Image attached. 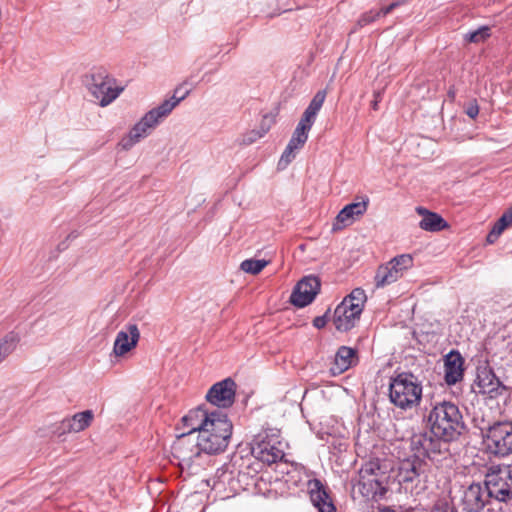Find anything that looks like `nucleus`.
<instances>
[{
    "instance_id": "obj_1",
    "label": "nucleus",
    "mask_w": 512,
    "mask_h": 512,
    "mask_svg": "<svg viewBox=\"0 0 512 512\" xmlns=\"http://www.w3.org/2000/svg\"><path fill=\"white\" fill-rule=\"evenodd\" d=\"M182 425L190 432H197L199 446L209 455L224 452L230 442L233 424L221 410H207L203 407L190 410L182 418Z\"/></svg>"
},
{
    "instance_id": "obj_2",
    "label": "nucleus",
    "mask_w": 512,
    "mask_h": 512,
    "mask_svg": "<svg viewBox=\"0 0 512 512\" xmlns=\"http://www.w3.org/2000/svg\"><path fill=\"white\" fill-rule=\"evenodd\" d=\"M424 420L434 437L443 441L455 439L463 427L460 410L456 404L450 401L433 404L424 415Z\"/></svg>"
},
{
    "instance_id": "obj_3",
    "label": "nucleus",
    "mask_w": 512,
    "mask_h": 512,
    "mask_svg": "<svg viewBox=\"0 0 512 512\" xmlns=\"http://www.w3.org/2000/svg\"><path fill=\"white\" fill-rule=\"evenodd\" d=\"M188 92L181 97L176 95L163 101L157 107L149 110L144 116L134 124L128 134L122 138L119 145L123 150H130L135 144L140 142L152 133V131L173 111V109L186 97Z\"/></svg>"
},
{
    "instance_id": "obj_4",
    "label": "nucleus",
    "mask_w": 512,
    "mask_h": 512,
    "mask_svg": "<svg viewBox=\"0 0 512 512\" xmlns=\"http://www.w3.org/2000/svg\"><path fill=\"white\" fill-rule=\"evenodd\" d=\"M389 398L402 410L413 409L422 399V384L412 373H400L390 381Z\"/></svg>"
},
{
    "instance_id": "obj_5",
    "label": "nucleus",
    "mask_w": 512,
    "mask_h": 512,
    "mask_svg": "<svg viewBox=\"0 0 512 512\" xmlns=\"http://www.w3.org/2000/svg\"><path fill=\"white\" fill-rule=\"evenodd\" d=\"M365 291L356 288L335 308L333 324L338 331L352 329L360 318L366 302Z\"/></svg>"
},
{
    "instance_id": "obj_6",
    "label": "nucleus",
    "mask_w": 512,
    "mask_h": 512,
    "mask_svg": "<svg viewBox=\"0 0 512 512\" xmlns=\"http://www.w3.org/2000/svg\"><path fill=\"white\" fill-rule=\"evenodd\" d=\"M485 483L492 498L501 502L512 499V466H492L485 476Z\"/></svg>"
},
{
    "instance_id": "obj_7",
    "label": "nucleus",
    "mask_w": 512,
    "mask_h": 512,
    "mask_svg": "<svg viewBox=\"0 0 512 512\" xmlns=\"http://www.w3.org/2000/svg\"><path fill=\"white\" fill-rule=\"evenodd\" d=\"M176 430L179 433L172 445V453L181 464L189 466L195 458L200 456L203 450L199 446L197 436H194L195 433L190 432L182 423L177 426Z\"/></svg>"
},
{
    "instance_id": "obj_8",
    "label": "nucleus",
    "mask_w": 512,
    "mask_h": 512,
    "mask_svg": "<svg viewBox=\"0 0 512 512\" xmlns=\"http://www.w3.org/2000/svg\"><path fill=\"white\" fill-rule=\"evenodd\" d=\"M413 266V258L410 254H401L392 258L387 263L380 265L376 271L374 280L376 287H385L404 276Z\"/></svg>"
},
{
    "instance_id": "obj_9",
    "label": "nucleus",
    "mask_w": 512,
    "mask_h": 512,
    "mask_svg": "<svg viewBox=\"0 0 512 512\" xmlns=\"http://www.w3.org/2000/svg\"><path fill=\"white\" fill-rule=\"evenodd\" d=\"M485 445L494 455L506 456L512 453V423L498 422L489 427Z\"/></svg>"
},
{
    "instance_id": "obj_10",
    "label": "nucleus",
    "mask_w": 512,
    "mask_h": 512,
    "mask_svg": "<svg viewBox=\"0 0 512 512\" xmlns=\"http://www.w3.org/2000/svg\"><path fill=\"white\" fill-rule=\"evenodd\" d=\"M252 454L255 458L271 465L285 456L283 444L278 437L268 435H258L252 446Z\"/></svg>"
},
{
    "instance_id": "obj_11",
    "label": "nucleus",
    "mask_w": 512,
    "mask_h": 512,
    "mask_svg": "<svg viewBox=\"0 0 512 512\" xmlns=\"http://www.w3.org/2000/svg\"><path fill=\"white\" fill-rule=\"evenodd\" d=\"M491 499L485 482L484 485L472 483L463 490L460 504L464 512H482L490 504Z\"/></svg>"
},
{
    "instance_id": "obj_12",
    "label": "nucleus",
    "mask_w": 512,
    "mask_h": 512,
    "mask_svg": "<svg viewBox=\"0 0 512 512\" xmlns=\"http://www.w3.org/2000/svg\"><path fill=\"white\" fill-rule=\"evenodd\" d=\"M89 90L100 106L105 107L113 102L122 89L115 85L114 79L107 75H94Z\"/></svg>"
},
{
    "instance_id": "obj_13",
    "label": "nucleus",
    "mask_w": 512,
    "mask_h": 512,
    "mask_svg": "<svg viewBox=\"0 0 512 512\" xmlns=\"http://www.w3.org/2000/svg\"><path fill=\"white\" fill-rule=\"evenodd\" d=\"M236 384L231 378L215 383L207 392V401L218 408H228L235 400Z\"/></svg>"
},
{
    "instance_id": "obj_14",
    "label": "nucleus",
    "mask_w": 512,
    "mask_h": 512,
    "mask_svg": "<svg viewBox=\"0 0 512 512\" xmlns=\"http://www.w3.org/2000/svg\"><path fill=\"white\" fill-rule=\"evenodd\" d=\"M319 290V279L316 276H306L294 288L290 301L294 306L305 307L314 300Z\"/></svg>"
},
{
    "instance_id": "obj_15",
    "label": "nucleus",
    "mask_w": 512,
    "mask_h": 512,
    "mask_svg": "<svg viewBox=\"0 0 512 512\" xmlns=\"http://www.w3.org/2000/svg\"><path fill=\"white\" fill-rule=\"evenodd\" d=\"M369 205L368 197L363 198L360 202H353L344 206L334 219L332 224L333 231H340L363 216Z\"/></svg>"
},
{
    "instance_id": "obj_16",
    "label": "nucleus",
    "mask_w": 512,
    "mask_h": 512,
    "mask_svg": "<svg viewBox=\"0 0 512 512\" xmlns=\"http://www.w3.org/2000/svg\"><path fill=\"white\" fill-rule=\"evenodd\" d=\"M140 339V331L136 324H128L121 329L115 338L113 353L117 357H122L133 350Z\"/></svg>"
},
{
    "instance_id": "obj_17",
    "label": "nucleus",
    "mask_w": 512,
    "mask_h": 512,
    "mask_svg": "<svg viewBox=\"0 0 512 512\" xmlns=\"http://www.w3.org/2000/svg\"><path fill=\"white\" fill-rule=\"evenodd\" d=\"M464 360L458 351L449 352L444 359V379L448 385H454L463 378Z\"/></svg>"
},
{
    "instance_id": "obj_18",
    "label": "nucleus",
    "mask_w": 512,
    "mask_h": 512,
    "mask_svg": "<svg viewBox=\"0 0 512 512\" xmlns=\"http://www.w3.org/2000/svg\"><path fill=\"white\" fill-rule=\"evenodd\" d=\"M93 417V412L91 410H86L76 413L70 418H65L59 424L58 434L62 435L65 433L81 432L90 426Z\"/></svg>"
},
{
    "instance_id": "obj_19",
    "label": "nucleus",
    "mask_w": 512,
    "mask_h": 512,
    "mask_svg": "<svg viewBox=\"0 0 512 512\" xmlns=\"http://www.w3.org/2000/svg\"><path fill=\"white\" fill-rule=\"evenodd\" d=\"M309 487L311 501L318 512H336V508L319 480L310 481Z\"/></svg>"
},
{
    "instance_id": "obj_20",
    "label": "nucleus",
    "mask_w": 512,
    "mask_h": 512,
    "mask_svg": "<svg viewBox=\"0 0 512 512\" xmlns=\"http://www.w3.org/2000/svg\"><path fill=\"white\" fill-rule=\"evenodd\" d=\"M307 139V133L295 129L288 145L281 155L279 166L286 167L289 163H291V161L295 158L297 151L304 146Z\"/></svg>"
},
{
    "instance_id": "obj_21",
    "label": "nucleus",
    "mask_w": 512,
    "mask_h": 512,
    "mask_svg": "<svg viewBox=\"0 0 512 512\" xmlns=\"http://www.w3.org/2000/svg\"><path fill=\"white\" fill-rule=\"evenodd\" d=\"M387 481L381 480L378 476H368V478H359L361 493L366 497H382L386 493Z\"/></svg>"
},
{
    "instance_id": "obj_22",
    "label": "nucleus",
    "mask_w": 512,
    "mask_h": 512,
    "mask_svg": "<svg viewBox=\"0 0 512 512\" xmlns=\"http://www.w3.org/2000/svg\"><path fill=\"white\" fill-rule=\"evenodd\" d=\"M416 212L422 216L419 226L425 231H440L447 226L445 220L440 215L424 207H417Z\"/></svg>"
},
{
    "instance_id": "obj_23",
    "label": "nucleus",
    "mask_w": 512,
    "mask_h": 512,
    "mask_svg": "<svg viewBox=\"0 0 512 512\" xmlns=\"http://www.w3.org/2000/svg\"><path fill=\"white\" fill-rule=\"evenodd\" d=\"M356 352L350 347L341 346L334 359V364L331 367L333 374H341L348 370L355 362Z\"/></svg>"
},
{
    "instance_id": "obj_24",
    "label": "nucleus",
    "mask_w": 512,
    "mask_h": 512,
    "mask_svg": "<svg viewBox=\"0 0 512 512\" xmlns=\"http://www.w3.org/2000/svg\"><path fill=\"white\" fill-rule=\"evenodd\" d=\"M512 225V206L503 213L487 236V242L494 243L502 232Z\"/></svg>"
},
{
    "instance_id": "obj_25",
    "label": "nucleus",
    "mask_w": 512,
    "mask_h": 512,
    "mask_svg": "<svg viewBox=\"0 0 512 512\" xmlns=\"http://www.w3.org/2000/svg\"><path fill=\"white\" fill-rule=\"evenodd\" d=\"M368 476H378V478L384 481H387L388 478L378 459L370 460L361 467L359 478L367 479Z\"/></svg>"
},
{
    "instance_id": "obj_26",
    "label": "nucleus",
    "mask_w": 512,
    "mask_h": 512,
    "mask_svg": "<svg viewBox=\"0 0 512 512\" xmlns=\"http://www.w3.org/2000/svg\"><path fill=\"white\" fill-rule=\"evenodd\" d=\"M420 463L417 461L405 460L399 468V477L403 482H413L420 474Z\"/></svg>"
},
{
    "instance_id": "obj_27",
    "label": "nucleus",
    "mask_w": 512,
    "mask_h": 512,
    "mask_svg": "<svg viewBox=\"0 0 512 512\" xmlns=\"http://www.w3.org/2000/svg\"><path fill=\"white\" fill-rule=\"evenodd\" d=\"M20 338L17 333L10 332L0 340V363L16 348Z\"/></svg>"
},
{
    "instance_id": "obj_28",
    "label": "nucleus",
    "mask_w": 512,
    "mask_h": 512,
    "mask_svg": "<svg viewBox=\"0 0 512 512\" xmlns=\"http://www.w3.org/2000/svg\"><path fill=\"white\" fill-rule=\"evenodd\" d=\"M268 264H269V262L264 259H246L241 263L240 268L242 271H244L246 273H249L252 275H257Z\"/></svg>"
},
{
    "instance_id": "obj_29",
    "label": "nucleus",
    "mask_w": 512,
    "mask_h": 512,
    "mask_svg": "<svg viewBox=\"0 0 512 512\" xmlns=\"http://www.w3.org/2000/svg\"><path fill=\"white\" fill-rule=\"evenodd\" d=\"M425 448L423 449L422 457L431 458L433 455L440 453L441 451V440L439 438H433L432 436L425 433V438H423Z\"/></svg>"
},
{
    "instance_id": "obj_30",
    "label": "nucleus",
    "mask_w": 512,
    "mask_h": 512,
    "mask_svg": "<svg viewBox=\"0 0 512 512\" xmlns=\"http://www.w3.org/2000/svg\"><path fill=\"white\" fill-rule=\"evenodd\" d=\"M490 27L481 26L474 31L465 34L464 39L469 43H481L490 37Z\"/></svg>"
},
{
    "instance_id": "obj_31",
    "label": "nucleus",
    "mask_w": 512,
    "mask_h": 512,
    "mask_svg": "<svg viewBox=\"0 0 512 512\" xmlns=\"http://www.w3.org/2000/svg\"><path fill=\"white\" fill-rule=\"evenodd\" d=\"M479 380V386L484 389V392H492L495 390L500 382L498 379L495 378L494 374L492 373H484L483 376H478Z\"/></svg>"
},
{
    "instance_id": "obj_32",
    "label": "nucleus",
    "mask_w": 512,
    "mask_h": 512,
    "mask_svg": "<svg viewBox=\"0 0 512 512\" xmlns=\"http://www.w3.org/2000/svg\"><path fill=\"white\" fill-rule=\"evenodd\" d=\"M325 98H326V91L325 90L318 91L315 94V96L313 97V99L311 100L310 104L308 105V107L306 108L305 111L316 117L325 101Z\"/></svg>"
},
{
    "instance_id": "obj_33",
    "label": "nucleus",
    "mask_w": 512,
    "mask_h": 512,
    "mask_svg": "<svg viewBox=\"0 0 512 512\" xmlns=\"http://www.w3.org/2000/svg\"><path fill=\"white\" fill-rule=\"evenodd\" d=\"M315 119H316V117L314 115L309 114L308 112L304 111V113L295 129L309 134V131L311 130V128L315 122Z\"/></svg>"
},
{
    "instance_id": "obj_34",
    "label": "nucleus",
    "mask_w": 512,
    "mask_h": 512,
    "mask_svg": "<svg viewBox=\"0 0 512 512\" xmlns=\"http://www.w3.org/2000/svg\"><path fill=\"white\" fill-rule=\"evenodd\" d=\"M423 438H425V433L415 434L411 438V447L418 457H421L423 449L425 448Z\"/></svg>"
},
{
    "instance_id": "obj_35",
    "label": "nucleus",
    "mask_w": 512,
    "mask_h": 512,
    "mask_svg": "<svg viewBox=\"0 0 512 512\" xmlns=\"http://www.w3.org/2000/svg\"><path fill=\"white\" fill-rule=\"evenodd\" d=\"M381 16V12L369 11L361 15V17L357 21V26L364 27Z\"/></svg>"
},
{
    "instance_id": "obj_36",
    "label": "nucleus",
    "mask_w": 512,
    "mask_h": 512,
    "mask_svg": "<svg viewBox=\"0 0 512 512\" xmlns=\"http://www.w3.org/2000/svg\"><path fill=\"white\" fill-rule=\"evenodd\" d=\"M431 512H453V510L447 502L439 501L435 504Z\"/></svg>"
},
{
    "instance_id": "obj_37",
    "label": "nucleus",
    "mask_w": 512,
    "mask_h": 512,
    "mask_svg": "<svg viewBox=\"0 0 512 512\" xmlns=\"http://www.w3.org/2000/svg\"><path fill=\"white\" fill-rule=\"evenodd\" d=\"M479 113V107L478 105L474 102V103H471L467 108H466V114L474 119L476 118V116L478 115Z\"/></svg>"
},
{
    "instance_id": "obj_38",
    "label": "nucleus",
    "mask_w": 512,
    "mask_h": 512,
    "mask_svg": "<svg viewBox=\"0 0 512 512\" xmlns=\"http://www.w3.org/2000/svg\"><path fill=\"white\" fill-rule=\"evenodd\" d=\"M266 132H267V129H263L262 132L252 131L248 137V142L252 143V142L256 141L257 139L262 138Z\"/></svg>"
},
{
    "instance_id": "obj_39",
    "label": "nucleus",
    "mask_w": 512,
    "mask_h": 512,
    "mask_svg": "<svg viewBox=\"0 0 512 512\" xmlns=\"http://www.w3.org/2000/svg\"><path fill=\"white\" fill-rule=\"evenodd\" d=\"M327 321L324 316H318L313 320L314 327L321 329L326 325Z\"/></svg>"
},
{
    "instance_id": "obj_40",
    "label": "nucleus",
    "mask_w": 512,
    "mask_h": 512,
    "mask_svg": "<svg viewBox=\"0 0 512 512\" xmlns=\"http://www.w3.org/2000/svg\"><path fill=\"white\" fill-rule=\"evenodd\" d=\"M397 5H398V3L393 2L390 5L380 9L378 12H381V16H385L388 13H390Z\"/></svg>"
},
{
    "instance_id": "obj_41",
    "label": "nucleus",
    "mask_w": 512,
    "mask_h": 512,
    "mask_svg": "<svg viewBox=\"0 0 512 512\" xmlns=\"http://www.w3.org/2000/svg\"><path fill=\"white\" fill-rule=\"evenodd\" d=\"M381 101V93L380 92H374V100L371 103V106L374 110L378 109V104Z\"/></svg>"
},
{
    "instance_id": "obj_42",
    "label": "nucleus",
    "mask_w": 512,
    "mask_h": 512,
    "mask_svg": "<svg viewBox=\"0 0 512 512\" xmlns=\"http://www.w3.org/2000/svg\"><path fill=\"white\" fill-rule=\"evenodd\" d=\"M180 91H181V87H177V88L174 90V94H173V96H174V95H176L177 97H181V96L184 94V92L181 94V92H180ZM187 92L189 93V91H188V90H187ZM185 93H186V91H185Z\"/></svg>"
},
{
    "instance_id": "obj_43",
    "label": "nucleus",
    "mask_w": 512,
    "mask_h": 512,
    "mask_svg": "<svg viewBox=\"0 0 512 512\" xmlns=\"http://www.w3.org/2000/svg\"><path fill=\"white\" fill-rule=\"evenodd\" d=\"M378 512H396V511L389 507H385L383 509H380Z\"/></svg>"
}]
</instances>
